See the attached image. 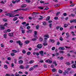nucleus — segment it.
<instances>
[{
    "label": "nucleus",
    "instance_id": "obj_28",
    "mask_svg": "<svg viewBox=\"0 0 76 76\" xmlns=\"http://www.w3.org/2000/svg\"><path fill=\"white\" fill-rule=\"evenodd\" d=\"M49 36V35H48V34H45L44 35V37H46V38H48V37H48Z\"/></svg>",
    "mask_w": 76,
    "mask_h": 76
},
{
    "label": "nucleus",
    "instance_id": "obj_59",
    "mask_svg": "<svg viewBox=\"0 0 76 76\" xmlns=\"http://www.w3.org/2000/svg\"><path fill=\"white\" fill-rule=\"evenodd\" d=\"M59 52L60 53H61V54H63V53H64V51H60Z\"/></svg>",
    "mask_w": 76,
    "mask_h": 76
},
{
    "label": "nucleus",
    "instance_id": "obj_31",
    "mask_svg": "<svg viewBox=\"0 0 76 76\" xmlns=\"http://www.w3.org/2000/svg\"><path fill=\"white\" fill-rule=\"evenodd\" d=\"M34 61L33 60H32L31 61H29V63H30V64H32V63H34Z\"/></svg>",
    "mask_w": 76,
    "mask_h": 76
},
{
    "label": "nucleus",
    "instance_id": "obj_55",
    "mask_svg": "<svg viewBox=\"0 0 76 76\" xmlns=\"http://www.w3.org/2000/svg\"><path fill=\"white\" fill-rule=\"evenodd\" d=\"M31 28V27L30 26H28L27 27V29H29Z\"/></svg>",
    "mask_w": 76,
    "mask_h": 76
},
{
    "label": "nucleus",
    "instance_id": "obj_8",
    "mask_svg": "<svg viewBox=\"0 0 76 76\" xmlns=\"http://www.w3.org/2000/svg\"><path fill=\"white\" fill-rule=\"evenodd\" d=\"M0 28H1V30H4L5 29V27L3 26V25H0Z\"/></svg>",
    "mask_w": 76,
    "mask_h": 76
},
{
    "label": "nucleus",
    "instance_id": "obj_37",
    "mask_svg": "<svg viewBox=\"0 0 76 76\" xmlns=\"http://www.w3.org/2000/svg\"><path fill=\"white\" fill-rule=\"evenodd\" d=\"M59 39L60 41H63V39L62 37H60L59 38Z\"/></svg>",
    "mask_w": 76,
    "mask_h": 76
},
{
    "label": "nucleus",
    "instance_id": "obj_18",
    "mask_svg": "<svg viewBox=\"0 0 76 76\" xmlns=\"http://www.w3.org/2000/svg\"><path fill=\"white\" fill-rule=\"evenodd\" d=\"M72 68H76V64H73L72 65Z\"/></svg>",
    "mask_w": 76,
    "mask_h": 76
},
{
    "label": "nucleus",
    "instance_id": "obj_57",
    "mask_svg": "<svg viewBox=\"0 0 76 76\" xmlns=\"http://www.w3.org/2000/svg\"><path fill=\"white\" fill-rule=\"evenodd\" d=\"M15 75L16 76H19V74H17V72H16V74Z\"/></svg>",
    "mask_w": 76,
    "mask_h": 76
},
{
    "label": "nucleus",
    "instance_id": "obj_21",
    "mask_svg": "<svg viewBox=\"0 0 76 76\" xmlns=\"http://www.w3.org/2000/svg\"><path fill=\"white\" fill-rule=\"evenodd\" d=\"M34 14L33 15H38V14H39V13L38 12H34L33 13Z\"/></svg>",
    "mask_w": 76,
    "mask_h": 76
},
{
    "label": "nucleus",
    "instance_id": "obj_54",
    "mask_svg": "<svg viewBox=\"0 0 76 76\" xmlns=\"http://www.w3.org/2000/svg\"><path fill=\"white\" fill-rule=\"evenodd\" d=\"M56 45H60V42H59V41L57 42Z\"/></svg>",
    "mask_w": 76,
    "mask_h": 76
},
{
    "label": "nucleus",
    "instance_id": "obj_1",
    "mask_svg": "<svg viewBox=\"0 0 76 76\" xmlns=\"http://www.w3.org/2000/svg\"><path fill=\"white\" fill-rule=\"evenodd\" d=\"M14 14H13L11 13H7L5 14L6 16H9V17H15V16H19V15L17 14L14 15Z\"/></svg>",
    "mask_w": 76,
    "mask_h": 76
},
{
    "label": "nucleus",
    "instance_id": "obj_64",
    "mask_svg": "<svg viewBox=\"0 0 76 76\" xmlns=\"http://www.w3.org/2000/svg\"><path fill=\"white\" fill-rule=\"evenodd\" d=\"M5 76H10V74H7Z\"/></svg>",
    "mask_w": 76,
    "mask_h": 76
},
{
    "label": "nucleus",
    "instance_id": "obj_36",
    "mask_svg": "<svg viewBox=\"0 0 76 76\" xmlns=\"http://www.w3.org/2000/svg\"><path fill=\"white\" fill-rule=\"evenodd\" d=\"M27 55H29L31 54V52L28 51L27 52Z\"/></svg>",
    "mask_w": 76,
    "mask_h": 76
},
{
    "label": "nucleus",
    "instance_id": "obj_43",
    "mask_svg": "<svg viewBox=\"0 0 76 76\" xmlns=\"http://www.w3.org/2000/svg\"><path fill=\"white\" fill-rule=\"evenodd\" d=\"M66 64H67V65H69L70 64L69 62H66Z\"/></svg>",
    "mask_w": 76,
    "mask_h": 76
},
{
    "label": "nucleus",
    "instance_id": "obj_32",
    "mask_svg": "<svg viewBox=\"0 0 76 76\" xmlns=\"http://www.w3.org/2000/svg\"><path fill=\"white\" fill-rule=\"evenodd\" d=\"M68 26V25L67 24H65L64 25V28H67Z\"/></svg>",
    "mask_w": 76,
    "mask_h": 76
},
{
    "label": "nucleus",
    "instance_id": "obj_47",
    "mask_svg": "<svg viewBox=\"0 0 76 76\" xmlns=\"http://www.w3.org/2000/svg\"><path fill=\"white\" fill-rule=\"evenodd\" d=\"M59 55V53H55V56H58Z\"/></svg>",
    "mask_w": 76,
    "mask_h": 76
},
{
    "label": "nucleus",
    "instance_id": "obj_6",
    "mask_svg": "<svg viewBox=\"0 0 76 76\" xmlns=\"http://www.w3.org/2000/svg\"><path fill=\"white\" fill-rule=\"evenodd\" d=\"M39 54L41 55V56H42V57L44 56V51H43L41 50V51H39Z\"/></svg>",
    "mask_w": 76,
    "mask_h": 76
},
{
    "label": "nucleus",
    "instance_id": "obj_60",
    "mask_svg": "<svg viewBox=\"0 0 76 76\" xmlns=\"http://www.w3.org/2000/svg\"><path fill=\"white\" fill-rule=\"evenodd\" d=\"M36 54L37 56H39V53L38 52H36Z\"/></svg>",
    "mask_w": 76,
    "mask_h": 76
},
{
    "label": "nucleus",
    "instance_id": "obj_52",
    "mask_svg": "<svg viewBox=\"0 0 76 76\" xmlns=\"http://www.w3.org/2000/svg\"><path fill=\"white\" fill-rule=\"evenodd\" d=\"M11 56H15V53H11Z\"/></svg>",
    "mask_w": 76,
    "mask_h": 76
},
{
    "label": "nucleus",
    "instance_id": "obj_3",
    "mask_svg": "<svg viewBox=\"0 0 76 76\" xmlns=\"http://www.w3.org/2000/svg\"><path fill=\"white\" fill-rule=\"evenodd\" d=\"M28 8L20 9H19L16 10H14V12H17V11L21 10H28Z\"/></svg>",
    "mask_w": 76,
    "mask_h": 76
},
{
    "label": "nucleus",
    "instance_id": "obj_25",
    "mask_svg": "<svg viewBox=\"0 0 76 76\" xmlns=\"http://www.w3.org/2000/svg\"><path fill=\"white\" fill-rule=\"evenodd\" d=\"M14 62L15 64H17V59H14Z\"/></svg>",
    "mask_w": 76,
    "mask_h": 76
},
{
    "label": "nucleus",
    "instance_id": "obj_51",
    "mask_svg": "<svg viewBox=\"0 0 76 76\" xmlns=\"http://www.w3.org/2000/svg\"><path fill=\"white\" fill-rule=\"evenodd\" d=\"M60 13V12H58L56 13V16H58V15H59Z\"/></svg>",
    "mask_w": 76,
    "mask_h": 76
},
{
    "label": "nucleus",
    "instance_id": "obj_16",
    "mask_svg": "<svg viewBox=\"0 0 76 76\" xmlns=\"http://www.w3.org/2000/svg\"><path fill=\"white\" fill-rule=\"evenodd\" d=\"M8 35H9L10 37H12V36L13 35V33H9Z\"/></svg>",
    "mask_w": 76,
    "mask_h": 76
},
{
    "label": "nucleus",
    "instance_id": "obj_49",
    "mask_svg": "<svg viewBox=\"0 0 76 76\" xmlns=\"http://www.w3.org/2000/svg\"><path fill=\"white\" fill-rule=\"evenodd\" d=\"M58 18L57 17H56L54 18L55 20H58Z\"/></svg>",
    "mask_w": 76,
    "mask_h": 76
},
{
    "label": "nucleus",
    "instance_id": "obj_42",
    "mask_svg": "<svg viewBox=\"0 0 76 76\" xmlns=\"http://www.w3.org/2000/svg\"><path fill=\"white\" fill-rule=\"evenodd\" d=\"M40 17H41L40 18H39V20H42V19H43V16H40Z\"/></svg>",
    "mask_w": 76,
    "mask_h": 76
},
{
    "label": "nucleus",
    "instance_id": "obj_33",
    "mask_svg": "<svg viewBox=\"0 0 76 76\" xmlns=\"http://www.w3.org/2000/svg\"><path fill=\"white\" fill-rule=\"evenodd\" d=\"M52 71L53 72H56V69H52Z\"/></svg>",
    "mask_w": 76,
    "mask_h": 76
},
{
    "label": "nucleus",
    "instance_id": "obj_56",
    "mask_svg": "<svg viewBox=\"0 0 76 76\" xmlns=\"http://www.w3.org/2000/svg\"><path fill=\"white\" fill-rule=\"evenodd\" d=\"M43 24L44 25H46V22H45V21L43 22Z\"/></svg>",
    "mask_w": 76,
    "mask_h": 76
},
{
    "label": "nucleus",
    "instance_id": "obj_39",
    "mask_svg": "<svg viewBox=\"0 0 76 76\" xmlns=\"http://www.w3.org/2000/svg\"><path fill=\"white\" fill-rule=\"evenodd\" d=\"M7 35V34H4V38H7V37H6V36Z\"/></svg>",
    "mask_w": 76,
    "mask_h": 76
},
{
    "label": "nucleus",
    "instance_id": "obj_41",
    "mask_svg": "<svg viewBox=\"0 0 76 76\" xmlns=\"http://www.w3.org/2000/svg\"><path fill=\"white\" fill-rule=\"evenodd\" d=\"M21 32L22 34H25V31L23 30H21Z\"/></svg>",
    "mask_w": 76,
    "mask_h": 76
},
{
    "label": "nucleus",
    "instance_id": "obj_27",
    "mask_svg": "<svg viewBox=\"0 0 76 76\" xmlns=\"http://www.w3.org/2000/svg\"><path fill=\"white\" fill-rule=\"evenodd\" d=\"M4 66V68L5 69H8V67L7 66V65H5Z\"/></svg>",
    "mask_w": 76,
    "mask_h": 76
},
{
    "label": "nucleus",
    "instance_id": "obj_17",
    "mask_svg": "<svg viewBox=\"0 0 76 76\" xmlns=\"http://www.w3.org/2000/svg\"><path fill=\"white\" fill-rule=\"evenodd\" d=\"M30 41L29 40H26L25 41V42L26 44H28L29 43Z\"/></svg>",
    "mask_w": 76,
    "mask_h": 76
},
{
    "label": "nucleus",
    "instance_id": "obj_44",
    "mask_svg": "<svg viewBox=\"0 0 76 76\" xmlns=\"http://www.w3.org/2000/svg\"><path fill=\"white\" fill-rule=\"evenodd\" d=\"M52 26V24L51 23L49 24V26L50 28H52V26Z\"/></svg>",
    "mask_w": 76,
    "mask_h": 76
},
{
    "label": "nucleus",
    "instance_id": "obj_62",
    "mask_svg": "<svg viewBox=\"0 0 76 76\" xmlns=\"http://www.w3.org/2000/svg\"><path fill=\"white\" fill-rule=\"evenodd\" d=\"M11 31V30L10 29H8L7 30V31L8 32H10Z\"/></svg>",
    "mask_w": 76,
    "mask_h": 76
},
{
    "label": "nucleus",
    "instance_id": "obj_50",
    "mask_svg": "<svg viewBox=\"0 0 76 76\" xmlns=\"http://www.w3.org/2000/svg\"><path fill=\"white\" fill-rule=\"evenodd\" d=\"M38 65H36L34 66V68H36V67H38Z\"/></svg>",
    "mask_w": 76,
    "mask_h": 76
},
{
    "label": "nucleus",
    "instance_id": "obj_61",
    "mask_svg": "<svg viewBox=\"0 0 76 76\" xmlns=\"http://www.w3.org/2000/svg\"><path fill=\"white\" fill-rule=\"evenodd\" d=\"M3 21H4V22H7V20L6 19H3Z\"/></svg>",
    "mask_w": 76,
    "mask_h": 76
},
{
    "label": "nucleus",
    "instance_id": "obj_34",
    "mask_svg": "<svg viewBox=\"0 0 76 76\" xmlns=\"http://www.w3.org/2000/svg\"><path fill=\"white\" fill-rule=\"evenodd\" d=\"M22 53L23 54H25L26 53V50H23Z\"/></svg>",
    "mask_w": 76,
    "mask_h": 76
},
{
    "label": "nucleus",
    "instance_id": "obj_30",
    "mask_svg": "<svg viewBox=\"0 0 76 76\" xmlns=\"http://www.w3.org/2000/svg\"><path fill=\"white\" fill-rule=\"evenodd\" d=\"M12 51L13 53H17V51L16 50H12Z\"/></svg>",
    "mask_w": 76,
    "mask_h": 76
},
{
    "label": "nucleus",
    "instance_id": "obj_24",
    "mask_svg": "<svg viewBox=\"0 0 76 76\" xmlns=\"http://www.w3.org/2000/svg\"><path fill=\"white\" fill-rule=\"evenodd\" d=\"M58 72H59V73H62V72H63V71L61 70V69H59L58 71Z\"/></svg>",
    "mask_w": 76,
    "mask_h": 76
},
{
    "label": "nucleus",
    "instance_id": "obj_46",
    "mask_svg": "<svg viewBox=\"0 0 76 76\" xmlns=\"http://www.w3.org/2000/svg\"><path fill=\"white\" fill-rule=\"evenodd\" d=\"M33 68L31 67L30 68V69H29V71H32V70H33Z\"/></svg>",
    "mask_w": 76,
    "mask_h": 76
},
{
    "label": "nucleus",
    "instance_id": "obj_45",
    "mask_svg": "<svg viewBox=\"0 0 76 76\" xmlns=\"http://www.w3.org/2000/svg\"><path fill=\"white\" fill-rule=\"evenodd\" d=\"M48 45V44H47V43H43V45H44V46H46V45Z\"/></svg>",
    "mask_w": 76,
    "mask_h": 76
},
{
    "label": "nucleus",
    "instance_id": "obj_26",
    "mask_svg": "<svg viewBox=\"0 0 76 76\" xmlns=\"http://www.w3.org/2000/svg\"><path fill=\"white\" fill-rule=\"evenodd\" d=\"M17 19H18V18H17V17H15L13 18V20L15 21V20H16Z\"/></svg>",
    "mask_w": 76,
    "mask_h": 76
},
{
    "label": "nucleus",
    "instance_id": "obj_11",
    "mask_svg": "<svg viewBox=\"0 0 76 76\" xmlns=\"http://www.w3.org/2000/svg\"><path fill=\"white\" fill-rule=\"evenodd\" d=\"M20 69H25V66L22 65H21L20 66Z\"/></svg>",
    "mask_w": 76,
    "mask_h": 76
},
{
    "label": "nucleus",
    "instance_id": "obj_38",
    "mask_svg": "<svg viewBox=\"0 0 76 76\" xmlns=\"http://www.w3.org/2000/svg\"><path fill=\"white\" fill-rule=\"evenodd\" d=\"M26 1L27 3H30L31 2V0H26Z\"/></svg>",
    "mask_w": 76,
    "mask_h": 76
},
{
    "label": "nucleus",
    "instance_id": "obj_58",
    "mask_svg": "<svg viewBox=\"0 0 76 76\" xmlns=\"http://www.w3.org/2000/svg\"><path fill=\"white\" fill-rule=\"evenodd\" d=\"M29 66L28 65H27V66H26V69H28L29 68Z\"/></svg>",
    "mask_w": 76,
    "mask_h": 76
},
{
    "label": "nucleus",
    "instance_id": "obj_19",
    "mask_svg": "<svg viewBox=\"0 0 76 76\" xmlns=\"http://www.w3.org/2000/svg\"><path fill=\"white\" fill-rule=\"evenodd\" d=\"M19 63L20 64H22L23 63V61L22 60H20L19 61Z\"/></svg>",
    "mask_w": 76,
    "mask_h": 76
},
{
    "label": "nucleus",
    "instance_id": "obj_29",
    "mask_svg": "<svg viewBox=\"0 0 76 76\" xmlns=\"http://www.w3.org/2000/svg\"><path fill=\"white\" fill-rule=\"evenodd\" d=\"M50 19V17L48 16V18H46V20H49Z\"/></svg>",
    "mask_w": 76,
    "mask_h": 76
},
{
    "label": "nucleus",
    "instance_id": "obj_63",
    "mask_svg": "<svg viewBox=\"0 0 76 76\" xmlns=\"http://www.w3.org/2000/svg\"><path fill=\"white\" fill-rule=\"evenodd\" d=\"M26 23V22H24L23 23H22V25H25Z\"/></svg>",
    "mask_w": 76,
    "mask_h": 76
},
{
    "label": "nucleus",
    "instance_id": "obj_12",
    "mask_svg": "<svg viewBox=\"0 0 76 76\" xmlns=\"http://www.w3.org/2000/svg\"><path fill=\"white\" fill-rule=\"evenodd\" d=\"M32 30H28L27 31V33H32Z\"/></svg>",
    "mask_w": 76,
    "mask_h": 76
},
{
    "label": "nucleus",
    "instance_id": "obj_22",
    "mask_svg": "<svg viewBox=\"0 0 76 76\" xmlns=\"http://www.w3.org/2000/svg\"><path fill=\"white\" fill-rule=\"evenodd\" d=\"M38 8H39L40 9H41L42 10V9H44V7H38Z\"/></svg>",
    "mask_w": 76,
    "mask_h": 76
},
{
    "label": "nucleus",
    "instance_id": "obj_35",
    "mask_svg": "<svg viewBox=\"0 0 76 76\" xmlns=\"http://www.w3.org/2000/svg\"><path fill=\"white\" fill-rule=\"evenodd\" d=\"M39 25H37L36 27V29H39Z\"/></svg>",
    "mask_w": 76,
    "mask_h": 76
},
{
    "label": "nucleus",
    "instance_id": "obj_20",
    "mask_svg": "<svg viewBox=\"0 0 76 76\" xmlns=\"http://www.w3.org/2000/svg\"><path fill=\"white\" fill-rule=\"evenodd\" d=\"M26 6V4H23L21 6V7H23L24 8V7H25Z\"/></svg>",
    "mask_w": 76,
    "mask_h": 76
},
{
    "label": "nucleus",
    "instance_id": "obj_4",
    "mask_svg": "<svg viewBox=\"0 0 76 76\" xmlns=\"http://www.w3.org/2000/svg\"><path fill=\"white\" fill-rule=\"evenodd\" d=\"M37 48L39 49H41L42 47V45L41 44H39L37 46Z\"/></svg>",
    "mask_w": 76,
    "mask_h": 76
},
{
    "label": "nucleus",
    "instance_id": "obj_53",
    "mask_svg": "<svg viewBox=\"0 0 76 76\" xmlns=\"http://www.w3.org/2000/svg\"><path fill=\"white\" fill-rule=\"evenodd\" d=\"M42 40H43V39H42V38L41 37H40L39 38V41H42Z\"/></svg>",
    "mask_w": 76,
    "mask_h": 76
},
{
    "label": "nucleus",
    "instance_id": "obj_48",
    "mask_svg": "<svg viewBox=\"0 0 76 76\" xmlns=\"http://www.w3.org/2000/svg\"><path fill=\"white\" fill-rule=\"evenodd\" d=\"M55 49H56V48L54 47H53L52 48V50H53V51H54V50Z\"/></svg>",
    "mask_w": 76,
    "mask_h": 76
},
{
    "label": "nucleus",
    "instance_id": "obj_13",
    "mask_svg": "<svg viewBox=\"0 0 76 76\" xmlns=\"http://www.w3.org/2000/svg\"><path fill=\"white\" fill-rule=\"evenodd\" d=\"M46 63H50L52 62V61L50 60H48L46 61Z\"/></svg>",
    "mask_w": 76,
    "mask_h": 76
},
{
    "label": "nucleus",
    "instance_id": "obj_9",
    "mask_svg": "<svg viewBox=\"0 0 76 76\" xmlns=\"http://www.w3.org/2000/svg\"><path fill=\"white\" fill-rule=\"evenodd\" d=\"M74 22H75V23H76V19L71 20H70V23H73Z\"/></svg>",
    "mask_w": 76,
    "mask_h": 76
},
{
    "label": "nucleus",
    "instance_id": "obj_23",
    "mask_svg": "<svg viewBox=\"0 0 76 76\" xmlns=\"http://www.w3.org/2000/svg\"><path fill=\"white\" fill-rule=\"evenodd\" d=\"M53 63L54 64H55V66H57V64L56 62V61H53Z\"/></svg>",
    "mask_w": 76,
    "mask_h": 76
},
{
    "label": "nucleus",
    "instance_id": "obj_5",
    "mask_svg": "<svg viewBox=\"0 0 76 76\" xmlns=\"http://www.w3.org/2000/svg\"><path fill=\"white\" fill-rule=\"evenodd\" d=\"M69 71L67 70H65L64 71V72L63 73V75L66 76V74H69Z\"/></svg>",
    "mask_w": 76,
    "mask_h": 76
},
{
    "label": "nucleus",
    "instance_id": "obj_15",
    "mask_svg": "<svg viewBox=\"0 0 76 76\" xmlns=\"http://www.w3.org/2000/svg\"><path fill=\"white\" fill-rule=\"evenodd\" d=\"M66 35L67 36H66V38H68L69 37H70V35H69V33H66Z\"/></svg>",
    "mask_w": 76,
    "mask_h": 76
},
{
    "label": "nucleus",
    "instance_id": "obj_14",
    "mask_svg": "<svg viewBox=\"0 0 76 76\" xmlns=\"http://www.w3.org/2000/svg\"><path fill=\"white\" fill-rule=\"evenodd\" d=\"M50 42H51L52 43H54V42H55V40L52 39H50Z\"/></svg>",
    "mask_w": 76,
    "mask_h": 76
},
{
    "label": "nucleus",
    "instance_id": "obj_7",
    "mask_svg": "<svg viewBox=\"0 0 76 76\" xmlns=\"http://www.w3.org/2000/svg\"><path fill=\"white\" fill-rule=\"evenodd\" d=\"M75 28V26L74 25H72L70 26L69 28V30H72L73 29Z\"/></svg>",
    "mask_w": 76,
    "mask_h": 76
},
{
    "label": "nucleus",
    "instance_id": "obj_2",
    "mask_svg": "<svg viewBox=\"0 0 76 76\" xmlns=\"http://www.w3.org/2000/svg\"><path fill=\"white\" fill-rule=\"evenodd\" d=\"M16 42L17 44H18L19 45H20V48H22V42H21L20 41V40L17 41Z\"/></svg>",
    "mask_w": 76,
    "mask_h": 76
},
{
    "label": "nucleus",
    "instance_id": "obj_40",
    "mask_svg": "<svg viewBox=\"0 0 76 76\" xmlns=\"http://www.w3.org/2000/svg\"><path fill=\"white\" fill-rule=\"evenodd\" d=\"M18 18L19 19H24V18L22 17H21V16H20L18 17Z\"/></svg>",
    "mask_w": 76,
    "mask_h": 76
},
{
    "label": "nucleus",
    "instance_id": "obj_10",
    "mask_svg": "<svg viewBox=\"0 0 76 76\" xmlns=\"http://www.w3.org/2000/svg\"><path fill=\"white\" fill-rule=\"evenodd\" d=\"M58 49L59 50H65V48L64 47H60Z\"/></svg>",
    "mask_w": 76,
    "mask_h": 76
}]
</instances>
